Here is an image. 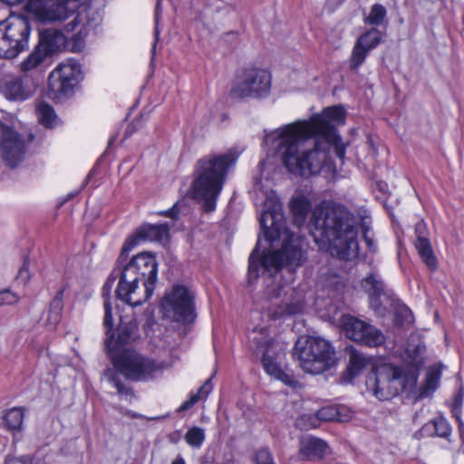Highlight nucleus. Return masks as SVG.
I'll list each match as a JSON object with an SVG mask.
<instances>
[{
	"label": "nucleus",
	"mask_w": 464,
	"mask_h": 464,
	"mask_svg": "<svg viewBox=\"0 0 464 464\" xmlns=\"http://www.w3.org/2000/svg\"><path fill=\"white\" fill-rule=\"evenodd\" d=\"M345 111L340 106L328 107L309 121H296L266 132L264 144L277 155L293 173L309 177L333 166L331 151L343 161L345 145L334 122L343 124Z\"/></svg>",
	"instance_id": "nucleus-1"
},
{
	"label": "nucleus",
	"mask_w": 464,
	"mask_h": 464,
	"mask_svg": "<svg viewBox=\"0 0 464 464\" xmlns=\"http://www.w3.org/2000/svg\"><path fill=\"white\" fill-rule=\"evenodd\" d=\"M259 224L265 239L272 247L276 240H283L281 249L268 251L260 256V237L248 258L247 282L254 284L261 273H268L270 276L281 268L286 267L294 271L305 261L306 243L304 237H295L285 226L284 214L280 204L272 203L263 210Z\"/></svg>",
	"instance_id": "nucleus-2"
},
{
	"label": "nucleus",
	"mask_w": 464,
	"mask_h": 464,
	"mask_svg": "<svg viewBox=\"0 0 464 464\" xmlns=\"http://www.w3.org/2000/svg\"><path fill=\"white\" fill-rule=\"evenodd\" d=\"M313 220L315 231L328 242L332 256L342 260H352L358 256V221L346 208L324 204L314 208Z\"/></svg>",
	"instance_id": "nucleus-3"
},
{
	"label": "nucleus",
	"mask_w": 464,
	"mask_h": 464,
	"mask_svg": "<svg viewBox=\"0 0 464 464\" xmlns=\"http://www.w3.org/2000/svg\"><path fill=\"white\" fill-rule=\"evenodd\" d=\"M157 274L158 265L153 255L147 252L136 255L122 266L117 298L131 306L141 305L154 292Z\"/></svg>",
	"instance_id": "nucleus-4"
},
{
	"label": "nucleus",
	"mask_w": 464,
	"mask_h": 464,
	"mask_svg": "<svg viewBox=\"0 0 464 464\" xmlns=\"http://www.w3.org/2000/svg\"><path fill=\"white\" fill-rule=\"evenodd\" d=\"M238 155L236 151L216 155L209 154L199 159L195 167L193 197L202 203L205 212H212L225 183L227 170L234 166Z\"/></svg>",
	"instance_id": "nucleus-5"
},
{
	"label": "nucleus",
	"mask_w": 464,
	"mask_h": 464,
	"mask_svg": "<svg viewBox=\"0 0 464 464\" xmlns=\"http://www.w3.org/2000/svg\"><path fill=\"white\" fill-rule=\"evenodd\" d=\"M115 369L107 368L103 372L106 380L117 389L121 395H132L131 388L125 385L119 374L131 382H150L167 367L164 362H158L132 349H123L111 357Z\"/></svg>",
	"instance_id": "nucleus-6"
},
{
	"label": "nucleus",
	"mask_w": 464,
	"mask_h": 464,
	"mask_svg": "<svg viewBox=\"0 0 464 464\" xmlns=\"http://www.w3.org/2000/svg\"><path fill=\"white\" fill-rule=\"evenodd\" d=\"M417 374L408 369L382 364L367 376L366 389L380 401H388L416 384Z\"/></svg>",
	"instance_id": "nucleus-7"
},
{
	"label": "nucleus",
	"mask_w": 464,
	"mask_h": 464,
	"mask_svg": "<svg viewBox=\"0 0 464 464\" xmlns=\"http://www.w3.org/2000/svg\"><path fill=\"white\" fill-rule=\"evenodd\" d=\"M294 356L301 368L311 374H320L334 367L337 362L332 344L320 337H303L295 345Z\"/></svg>",
	"instance_id": "nucleus-8"
},
{
	"label": "nucleus",
	"mask_w": 464,
	"mask_h": 464,
	"mask_svg": "<svg viewBox=\"0 0 464 464\" xmlns=\"http://www.w3.org/2000/svg\"><path fill=\"white\" fill-rule=\"evenodd\" d=\"M31 24L25 15L10 14L0 21V58H15L28 47Z\"/></svg>",
	"instance_id": "nucleus-9"
},
{
	"label": "nucleus",
	"mask_w": 464,
	"mask_h": 464,
	"mask_svg": "<svg viewBox=\"0 0 464 464\" xmlns=\"http://www.w3.org/2000/svg\"><path fill=\"white\" fill-rule=\"evenodd\" d=\"M271 87V75L258 68H247L238 72L232 83L229 95L234 99L266 96Z\"/></svg>",
	"instance_id": "nucleus-10"
},
{
	"label": "nucleus",
	"mask_w": 464,
	"mask_h": 464,
	"mask_svg": "<svg viewBox=\"0 0 464 464\" xmlns=\"http://www.w3.org/2000/svg\"><path fill=\"white\" fill-rule=\"evenodd\" d=\"M194 293L182 285H175L166 293L161 302V310L166 318L188 324L194 320Z\"/></svg>",
	"instance_id": "nucleus-11"
},
{
	"label": "nucleus",
	"mask_w": 464,
	"mask_h": 464,
	"mask_svg": "<svg viewBox=\"0 0 464 464\" xmlns=\"http://www.w3.org/2000/svg\"><path fill=\"white\" fill-rule=\"evenodd\" d=\"M84 0H25L24 8L39 13L50 22L65 21L80 8Z\"/></svg>",
	"instance_id": "nucleus-12"
},
{
	"label": "nucleus",
	"mask_w": 464,
	"mask_h": 464,
	"mask_svg": "<svg viewBox=\"0 0 464 464\" xmlns=\"http://www.w3.org/2000/svg\"><path fill=\"white\" fill-rule=\"evenodd\" d=\"M343 331L349 339L370 347H377L385 343L381 330L352 315L341 317Z\"/></svg>",
	"instance_id": "nucleus-13"
},
{
	"label": "nucleus",
	"mask_w": 464,
	"mask_h": 464,
	"mask_svg": "<svg viewBox=\"0 0 464 464\" xmlns=\"http://www.w3.org/2000/svg\"><path fill=\"white\" fill-rule=\"evenodd\" d=\"M0 156L10 169H15L24 160L26 153L24 138L13 128L0 122Z\"/></svg>",
	"instance_id": "nucleus-14"
},
{
	"label": "nucleus",
	"mask_w": 464,
	"mask_h": 464,
	"mask_svg": "<svg viewBox=\"0 0 464 464\" xmlns=\"http://www.w3.org/2000/svg\"><path fill=\"white\" fill-rule=\"evenodd\" d=\"M76 64L67 63L58 65L48 77V94L53 100H62L72 93L77 82Z\"/></svg>",
	"instance_id": "nucleus-15"
},
{
	"label": "nucleus",
	"mask_w": 464,
	"mask_h": 464,
	"mask_svg": "<svg viewBox=\"0 0 464 464\" xmlns=\"http://www.w3.org/2000/svg\"><path fill=\"white\" fill-rule=\"evenodd\" d=\"M280 355L275 343L271 341L267 342L262 358L264 369L267 374L273 376L275 379L281 381L288 386L295 387L297 381L292 374L284 372L279 365Z\"/></svg>",
	"instance_id": "nucleus-16"
},
{
	"label": "nucleus",
	"mask_w": 464,
	"mask_h": 464,
	"mask_svg": "<svg viewBox=\"0 0 464 464\" xmlns=\"http://www.w3.org/2000/svg\"><path fill=\"white\" fill-rule=\"evenodd\" d=\"M35 83L24 76L5 75L1 80V89L9 100H26L32 95Z\"/></svg>",
	"instance_id": "nucleus-17"
},
{
	"label": "nucleus",
	"mask_w": 464,
	"mask_h": 464,
	"mask_svg": "<svg viewBox=\"0 0 464 464\" xmlns=\"http://www.w3.org/2000/svg\"><path fill=\"white\" fill-rule=\"evenodd\" d=\"M329 452V447L321 439L304 436L299 442L298 456L302 460H320Z\"/></svg>",
	"instance_id": "nucleus-18"
},
{
	"label": "nucleus",
	"mask_w": 464,
	"mask_h": 464,
	"mask_svg": "<svg viewBox=\"0 0 464 464\" xmlns=\"http://www.w3.org/2000/svg\"><path fill=\"white\" fill-rule=\"evenodd\" d=\"M304 307V295L300 291L294 288H288L285 291L284 299L277 304L274 311L276 317L284 315H295L301 314Z\"/></svg>",
	"instance_id": "nucleus-19"
},
{
	"label": "nucleus",
	"mask_w": 464,
	"mask_h": 464,
	"mask_svg": "<svg viewBox=\"0 0 464 464\" xmlns=\"http://www.w3.org/2000/svg\"><path fill=\"white\" fill-rule=\"evenodd\" d=\"M64 27L62 29L46 28L40 33L39 43L36 45L48 57L61 50L65 44Z\"/></svg>",
	"instance_id": "nucleus-20"
},
{
	"label": "nucleus",
	"mask_w": 464,
	"mask_h": 464,
	"mask_svg": "<svg viewBox=\"0 0 464 464\" xmlns=\"http://www.w3.org/2000/svg\"><path fill=\"white\" fill-rule=\"evenodd\" d=\"M137 330L136 324L133 322L121 323L117 328V337L114 334H109L105 340V347L110 356L119 351H122L121 346L129 343L133 338Z\"/></svg>",
	"instance_id": "nucleus-21"
},
{
	"label": "nucleus",
	"mask_w": 464,
	"mask_h": 464,
	"mask_svg": "<svg viewBox=\"0 0 464 464\" xmlns=\"http://www.w3.org/2000/svg\"><path fill=\"white\" fill-rule=\"evenodd\" d=\"M425 226L422 222L416 224L415 232L417 234V239L415 242V247L423 263L430 269L435 270L437 268L438 262L429 239L422 235V229Z\"/></svg>",
	"instance_id": "nucleus-22"
},
{
	"label": "nucleus",
	"mask_w": 464,
	"mask_h": 464,
	"mask_svg": "<svg viewBox=\"0 0 464 464\" xmlns=\"http://www.w3.org/2000/svg\"><path fill=\"white\" fill-rule=\"evenodd\" d=\"M101 21L100 14L92 7H84V9L74 15L73 19L64 25L66 34L72 33L82 24L79 34L86 27H93Z\"/></svg>",
	"instance_id": "nucleus-23"
},
{
	"label": "nucleus",
	"mask_w": 464,
	"mask_h": 464,
	"mask_svg": "<svg viewBox=\"0 0 464 464\" xmlns=\"http://www.w3.org/2000/svg\"><path fill=\"white\" fill-rule=\"evenodd\" d=\"M137 236L142 240L162 242L169 238V226L168 223L146 224L137 229Z\"/></svg>",
	"instance_id": "nucleus-24"
},
{
	"label": "nucleus",
	"mask_w": 464,
	"mask_h": 464,
	"mask_svg": "<svg viewBox=\"0 0 464 464\" xmlns=\"http://www.w3.org/2000/svg\"><path fill=\"white\" fill-rule=\"evenodd\" d=\"M362 288L369 294L371 298V304L379 311V297L383 294L384 284L377 278L375 274H371L362 281Z\"/></svg>",
	"instance_id": "nucleus-25"
},
{
	"label": "nucleus",
	"mask_w": 464,
	"mask_h": 464,
	"mask_svg": "<svg viewBox=\"0 0 464 464\" xmlns=\"http://www.w3.org/2000/svg\"><path fill=\"white\" fill-rule=\"evenodd\" d=\"M46 58L47 56L44 54V52L35 46L33 52L20 63V71L28 79Z\"/></svg>",
	"instance_id": "nucleus-26"
},
{
	"label": "nucleus",
	"mask_w": 464,
	"mask_h": 464,
	"mask_svg": "<svg viewBox=\"0 0 464 464\" xmlns=\"http://www.w3.org/2000/svg\"><path fill=\"white\" fill-rule=\"evenodd\" d=\"M310 208L311 204L306 198L302 197L292 198L290 210L293 215V222L296 227H300L304 225Z\"/></svg>",
	"instance_id": "nucleus-27"
},
{
	"label": "nucleus",
	"mask_w": 464,
	"mask_h": 464,
	"mask_svg": "<svg viewBox=\"0 0 464 464\" xmlns=\"http://www.w3.org/2000/svg\"><path fill=\"white\" fill-rule=\"evenodd\" d=\"M366 362L367 359L362 353L352 349L350 351L349 364L343 374V380L346 382H352V380L365 367Z\"/></svg>",
	"instance_id": "nucleus-28"
},
{
	"label": "nucleus",
	"mask_w": 464,
	"mask_h": 464,
	"mask_svg": "<svg viewBox=\"0 0 464 464\" xmlns=\"http://www.w3.org/2000/svg\"><path fill=\"white\" fill-rule=\"evenodd\" d=\"M441 364H434L429 367L426 373L424 386L421 388L420 393L421 397H427L438 389L441 377Z\"/></svg>",
	"instance_id": "nucleus-29"
},
{
	"label": "nucleus",
	"mask_w": 464,
	"mask_h": 464,
	"mask_svg": "<svg viewBox=\"0 0 464 464\" xmlns=\"http://www.w3.org/2000/svg\"><path fill=\"white\" fill-rule=\"evenodd\" d=\"M348 411L344 407L326 406L323 407L316 412L315 422L318 420L324 421H338L343 422L348 420L349 416L346 415Z\"/></svg>",
	"instance_id": "nucleus-30"
},
{
	"label": "nucleus",
	"mask_w": 464,
	"mask_h": 464,
	"mask_svg": "<svg viewBox=\"0 0 464 464\" xmlns=\"http://www.w3.org/2000/svg\"><path fill=\"white\" fill-rule=\"evenodd\" d=\"M63 293L64 288L59 290L50 304L47 317V322L50 325H56L62 318V313L63 310Z\"/></svg>",
	"instance_id": "nucleus-31"
},
{
	"label": "nucleus",
	"mask_w": 464,
	"mask_h": 464,
	"mask_svg": "<svg viewBox=\"0 0 464 464\" xmlns=\"http://www.w3.org/2000/svg\"><path fill=\"white\" fill-rule=\"evenodd\" d=\"M382 37V34L380 30L372 28L361 34L355 43L370 53L381 44Z\"/></svg>",
	"instance_id": "nucleus-32"
},
{
	"label": "nucleus",
	"mask_w": 464,
	"mask_h": 464,
	"mask_svg": "<svg viewBox=\"0 0 464 464\" xmlns=\"http://www.w3.org/2000/svg\"><path fill=\"white\" fill-rule=\"evenodd\" d=\"M37 117L39 122L46 128H53L57 121V116L53 108L45 102L38 103Z\"/></svg>",
	"instance_id": "nucleus-33"
},
{
	"label": "nucleus",
	"mask_w": 464,
	"mask_h": 464,
	"mask_svg": "<svg viewBox=\"0 0 464 464\" xmlns=\"http://www.w3.org/2000/svg\"><path fill=\"white\" fill-rule=\"evenodd\" d=\"M23 408L14 407L10 409L4 416L5 425L12 431L21 430L24 420Z\"/></svg>",
	"instance_id": "nucleus-34"
},
{
	"label": "nucleus",
	"mask_w": 464,
	"mask_h": 464,
	"mask_svg": "<svg viewBox=\"0 0 464 464\" xmlns=\"http://www.w3.org/2000/svg\"><path fill=\"white\" fill-rule=\"evenodd\" d=\"M212 391L211 378H208L200 387L198 393L192 394L190 398L185 401L178 409L179 412L185 411L192 408L200 399L206 398Z\"/></svg>",
	"instance_id": "nucleus-35"
},
{
	"label": "nucleus",
	"mask_w": 464,
	"mask_h": 464,
	"mask_svg": "<svg viewBox=\"0 0 464 464\" xmlns=\"http://www.w3.org/2000/svg\"><path fill=\"white\" fill-rule=\"evenodd\" d=\"M205 439V430L198 426L189 428L185 434L186 442L196 449H199L203 445Z\"/></svg>",
	"instance_id": "nucleus-36"
},
{
	"label": "nucleus",
	"mask_w": 464,
	"mask_h": 464,
	"mask_svg": "<svg viewBox=\"0 0 464 464\" xmlns=\"http://www.w3.org/2000/svg\"><path fill=\"white\" fill-rule=\"evenodd\" d=\"M369 53L357 43L354 44L349 60V68L351 71L356 72L359 67L365 62Z\"/></svg>",
	"instance_id": "nucleus-37"
},
{
	"label": "nucleus",
	"mask_w": 464,
	"mask_h": 464,
	"mask_svg": "<svg viewBox=\"0 0 464 464\" xmlns=\"http://www.w3.org/2000/svg\"><path fill=\"white\" fill-rule=\"evenodd\" d=\"M387 14L386 8L381 4H374L370 10L369 15L365 17L364 23L371 25H380L383 23Z\"/></svg>",
	"instance_id": "nucleus-38"
},
{
	"label": "nucleus",
	"mask_w": 464,
	"mask_h": 464,
	"mask_svg": "<svg viewBox=\"0 0 464 464\" xmlns=\"http://www.w3.org/2000/svg\"><path fill=\"white\" fill-rule=\"evenodd\" d=\"M431 423L438 437L446 439L450 435L451 428L443 417L434 419Z\"/></svg>",
	"instance_id": "nucleus-39"
},
{
	"label": "nucleus",
	"mask_w": 464,
	"mask_h": 464,
	"mask_svg": "<svg viewBox=\"0 0 464 464\" xmlns=\"http://www.w3.org/2000/svg\"><path fill=\"white\" fill-rule=\"evenodd\" d=\"M141 239L137 236V232L135 235L130 236L126 239L118 259L119 264H121L126 260L129 253L138 245L139 241Z\"/></svg>",
	"instance_id": "nucleus-40"
},
{
	"label": "nucleus",
	"mask_w": 464,
	"mask_h": 464,
	"mask_svg": "<svg viewBox=\"0 0 464 464\" xmlns=\"http://www.w3.org/2000/svg\"><path fill=\"white\" fill-rule=\"evenodd\" d=\"M425 345L421 343L412 346L409 344L407 347V353L415 364H421L423 362V353L425 352Z\"/></svg>",
	"instance_id": "nucleus-41"
},
{
	"label": "nucleus",
	"mask_w": 464,
	"mask_h": 464,
	"mask_svg": "<svg viewBox=\"0 0 464 464\" xmlns=\"http://www.w3.org/2000/svg\"><path fill=\"white\" fill-rule=\"evenodd\" d=\"M104 311L103 325L106 328V335L108 337L110 333L112 331L113 319L111 314V305L107 297L104 298Z\"/></svg>",
	"instance_id": "nucleus-42"
},
{
	"label": "nucleus",
	"mask_w": 464,
	"mask_h": 464,
	"mask_svg": "<svg viewBox=\"0 0 464 464\" xmlns=\"http://www.w3.org/2000/svg\"><path fill=\"white\" fill-rule=\"evenodd\" d=\"M122 271V266L119 267L117 269H114L111 274L109 276L107 281L105 282L103 287H102V295L103 297L108 298V295L110 291L112 288L113 283L117 278H119V281L121 280V272Z\"/></svg>",
	"instance_id": "nucleus-43"
},
{
	"label": "nucleus",
	"mask_w": 464,
	"mask_h": 464,
	"mask_svg": "<svg viewBox=\"0 0 464 464\" xmlns=\"http://www.w3.org/2000/svg\"><path fill=\"white\" fill-rule=\"evenodd\" d=\"M18 300L19 297L14 293L7 289L0 291V306L16 304Z\"/></svg>",
	"instance_id": "nucleus-44"
},
{
	"label": "nucleus",
	"mask_w": 464,
	"mask_h": 464,
	"mask_svg": "<svg viewBox=\"0 0 464 464\" xmlns=\"http://www.w3.org/2000/svg\"><path fill=\"white\" fill-rule=\"evenodd\" d=\"M160 14H161V0H157L156 8H155V14H154V19H155V42H154L153 47H152V53H153L155 52L156 43L158 41L159 34H160L159 22H160Z\"/></svg>",
	"instance_id": "nucleus-45"
},
{
	"label": "nucleus",
	"mask_w": 464,
	"mask_h": 464,
	"mask_svg": "<svg viewBox=\"0 0 464 464\" xmlns=\"http://www.w3.org/2000/svg\"><path fill=\"white\" fill-rule=\"evenodd\" d=\"M256 464H274L268 450L261 449L256 454Z\"/></svg>",
	"instance_id": "nucleus-46"
},
{
	"label": "nucleus",
	"mask_w": 464,
	"mask_h": 464,
	"mask_svg": "<svg viewBox=\"0 0 464 464\" xmlns=\"http://www.w3.org/2000/svg\"><path fill=\"white\" fill-rule=\"evenodd\" d=\"M399 316L402 317V321L401 322V324H411L413 322V314L406 306H401L398 309L396 318L398 319Z\"/></svg>",
	"instance_id": "nucleus-47"
},
{
	"label": "nucleus",
	"mask_w": 464,
	"mask_h": 464,
	"mask_svg": "<svg viewBox=\"0 0 464 464\" xmlns=\"http://www.w3.org/2000/svg\"><path fill=\"white\" fill-rule=\"evenodd\" d=\"M5 464H34L33 459L29 456H23L20 458L7 457Z\"/></svg>",
	"instance_id": "nucleus-48"
},
{
	"label": "nucleus",
	"mask_w": 464,
	"mask_h": 464,
	"mask_svg": "<svg viewBox=\"0 0 464 464\" xmlns=\"http://www.w3.org/2000/svg\"><path fill=\"white\" fill-rule=\"evenodd\" d=\"M29 270H28V265L24 264L23 266L19 269L17 274V279L23 281L24 283H26L29 280Z\"/></svg>",
	"instance_id": "nucleus-49"
},
{
	"label": "nucleus",
	"mask_w": 464,
	"mask_h": 464,
	"mask_svg": "<svg viewBox=\"0 0 464 464\" xmlns=\"http://www.w3.org/2000/svg\"><path fill=\"white\" fill-rule=\"evenodd\" d=\"M178 214H179V208L177 207V204H174L172 206V208H170L169 209H168L166 211L160 212V215L169 217L172 219H176L178 218Z\"/></svg>",
	"instance_id": "nucleus-50"
},
{
	"label": "nucleus",
	"mask_w": 464,
	"mask_h": 464,
	"mask_svg": "<svg viewBox=\"0 0 464 464\" xmlns=\"http://www.w3.org/2000/svg\"><path fill=\"white\" fill-rule=\"evenodd\" d=\"M363 237V239L369 248L370 251H372L374 252L375 251V245H374V242L372 240V238H371L368 235H362Z\"/></svg>",
	"instance_id": "nucleus-51"
},
{
	"label": "nucleus",
	"mask_w": 464,
	"mask_h": 464,
	"mask_svg": "<svg viewBox=\"0 0 464 464\" xmlns=\"http://www.w3.org/2000/svg\"><path fill=\"white\" fill-rule=\"evenodd\" d=\"M361 227H362V234L365 235V233H366V235H368V232L370 230V224L365 218L362 219Z\"/></svg>",
	"instance_id": "nucleus-52"
},
{
	"label": "nucleus",
	"mask_w": 464,
	"mask_h": 464,
	"mask_svg": "<svg viewBox=\"0 0 464 464\" xmlns=\"http://www.w3.org/2000/svg\"><path fill=\"white\" fill-rule=\"evenodd\" d=\"M1 1L8 5H24L25 0H1Z\"/></svg>",
	"instance_id": "nucleus-53"
},
{
	"label": "nucleus",
	"mask_w": 464,
	"mask_h": 464,
	"mask_svg": "<svg viewBox=\"0 0 464 464\" xmlns=\"http://www.w3.org/2000/svg\"><path fill=\"white\" fill-rule=\"evenodd\" d=\"M285 291L284 288L279 289L278 291H275V289H272V292L275 293H268V295L271 299L273 298H279L281 296V292Z\"/></svg>",
	"instance_id": "nucleus-54"
},
{
	"label": "nucleus",
	"mask_w": 464,
	"mask_h": 464,
	"mask_svg": "<svg viewBox=\"0 0 464 464\" xmlns=\"http://www.w3.org/2000/svg\"><path fill=\"white\" fill-rule=\"evenodd\" d=\"M457 419H458V421H459V431H460V436L464 440V423L462 422V420H460V418L459 416H457Z\"/></svg>",
	"instance_id": "nucleus-55"
},
{
	"label": "nucleus",
	"mask_w": 464,
	"mask_h": 464,
	"mask_svg": "<svg viewBox=\"0 0 464 464\" xmlns=\"http://www.w3.org/2000/svg\"><path fill=\"white\" fill-rule=\"evenodd\" d=\"M171 464H186L184 459L181 456H178Z\"/></svg>",
	"instance_id": "nucleus-56"
},
{
	"label": "nucleus",
	"mask_w": 464,
	"mask_h": 464,
	"mask_svg": "<svg viewBox=\"0 0 464 464\" xmlns=\"http://www.w3.org/2000/svg\"><path fill=\"white\" fill-rule=\"evenodd\" d=\"M305 418V416H303L300 420L297 421V426H299L302 429H307V427L302 426L301 421Z\"/></svg>",
	"instance_id": "nucleus-57"
},
{
	"label": "nucleus",
	"mask_w": 464,
	"mask_h": 464,
	"mask_svg": "<svg viewBox=\"0 0 464 464\" xmlns=\"http://www.w3.org/2000/svg\"><path fill=\"white\" fill-rule=\"evenodd\" d=\"M126 414L130 415L132 418H137L138 415L136 413L130 414V411H126Z\"/></svg>",
	"instance_id": "nucleus-58"
},
{
	"label": "nucleus",
	"mask_w": 464,
	"mask_h": 464,
	"mask_svg": "<svg viewBox=\"0 0 464 464\" xmlns=\"http://www.w3.org/2000/svg\"><path fill=\"white\" fill-rule=\"evenodd\" d=\"M228 34V35H235V34H234V33H229V34Z\"/></svg>",
	"instance_id": "nucleus-59"
},
{
	"label": "nucleus",
	"mask_w": 464,
	"mask_h": 464,
	"mask_svg": "<svg viewBox=\"0 0 464 464\" xmlns=\"http://www.w3.org/2000/svg\"><path fill=\"white\" fill-rule=\"evenodd\" d=\"M72 197H73V195H69L67 199L71 198Z\"/></svg>",
	"instance_id": "nucleus-60"
}]
</instances>
